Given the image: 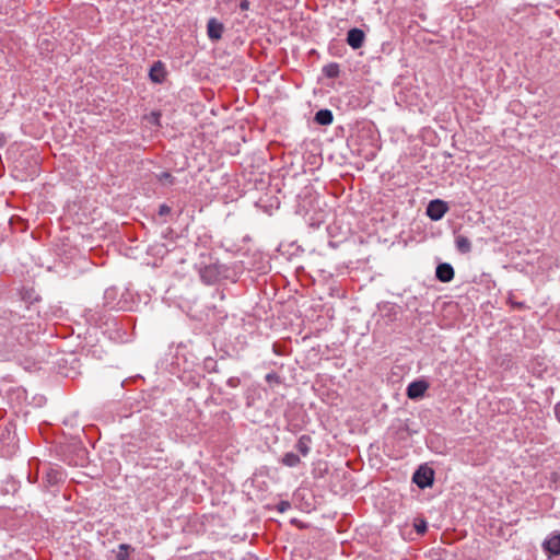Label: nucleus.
Segmentation results:
<instances>
[{"label":"nucleus","instance_id":"f257e3e1","mask_svg":"<svg viewBox=\"0 0 560 560\" xmlns=\"http://www.w3.org/2000/svg\"><path fill=\"white\" fill-rule=\"evenodd\" d=\"M447 203L443 200L435 199L429 202L427 207V214L433 221L441 220L447 212Z\"/></svg>","mask_w":560,"mask_h":560},{"label":"nucleus","instance_id":"f03ea898","mask_svg":"<svg viewBox=\"0 0 560 560\" xmlns=\"http://www.w3.org/2000/svg\"><path fill=\"white\" fill-rule=\"evenodd\" d=\"M413 482L421 489H424L433 482V470L420 467L412 477Z\"/></svg>","mask_w":560,"mask_h":560},{"label":"nucleus","instance_id":"7ed1b4c3","mask_svg":"<svg viewBox=\"0 0 560 560\" xmlns=\"http://www.w3.org/2000/svg\"><path fill=\"white\" fill-rule=\"evenodd\" d=\"M429 385L424 381H415L410 383L407 387V396L410 399H417L424 395L425 390L428 389Z\"/></svg>","mask_w":560,"mask_h":560},{"label":"nucleus","instance_id":"20e7f679","mask_svg":"<svg viewBox=\"0 0 560 560\" xmlns=\"http://www.w3.org/2000/svg\"><path fill=\"white\" fill-rule=\"evenodd\" d=\"M364 33L360 28H351L347 34V43L353 49H359L364 43Z\"/></svg>","mask_w":560,"mask_h":560},{"label":"nucleus","instance_id":"39448f33","mask_svg":"<svg viewBox=\"0 0 560 560\" xmlns=\"http://www.w3.org/2000/svg\"><path fill=\"white\" fill-rule=\"evenodd\" d=\"M435 276L442 282H450L454 278V269L447 262L440 264L436 267Z\"/></svg>","mask_w":560,"mask_h":560},{"label":"nucleus","instance_id":"423d86ee","mask_svg":"<svg viewBox=\"0 0 560 560\" xmlns=\"http://www.w3.org/2000/svg\"><path fill=\"white\" fill-rule=\"evenodd\" d=\"M207 31H208V36L211 39L218 40L222 37L223 25L220 22H218L215 19H210L208 21Z\"/></svg>","mask_w":560,"mask_h":560},{"label":"nucleus","instance_id":"0eeeda50","mask_svg":"<svg viewBox=\"0 0 560 560\" xmlns=\"http://www.w3.org/2000/svg\"><path fill=\"white\" fill-rule=\"evenodd\" d=\"M544 548L553 556L560 555V535H551L544 541Z\"/></svg>","mask_w":560,"mask_h":560},{"label":"nucleus","instance_id":"6e6552de","mask_svg":"<svg viewBox=\"0 0 560 560\" xmlns=\"http://www.w3.org/2000/svg\"><path fill=\"white\" fill-rule=\"evenodd\" d=\"M150 79L155 83H161L165 79V69L161 61L155 62L150 69Z\"/></svg>","mask_w":560,"mask_h":560},{"label":"nucleus","instance_id":"1a4fd4ad","mask_svg":"<svg viewBox=\"0 0 560 560\" xmlns=\"http://www.w3.org/2000/svg\"><path fill=\"white\" fill-rule=\"evenodd\" d=\"M334 116L329 109H320L315 115V121L319 125L327 126L332 122Z\"/></svg>","mask_w":560,"mask_h":560},{"label":"nucleus","instance_id":"9d476101","mask_svg":"<svg viewBox=\"0 0 560 560\" xmlns=\"http://www.w3.org/2000/svg\"><path fill=\"white\" fill-rule=\"evenodd\" d=\"M132 550V547L128 544H120L117 550H114L115 560H130L129 553Z\"/></svg>","mask_w":560,"mask_h":560},{"label":"nucleus","instance_id":"9b49d317","mask_svg":"<svg viewBox=\"0 0 560 560\" xmlns=\"http://www.w3.org/2000/svg\"><path fill=\"white\" fill-rule=\"evenodd\" d=\"M456 248L463 253H469L471 250V243L470 241L464 236V235H457L455 240Z\"/></svg>","mask_w":560,"mask_h":560},{"label":"nucleus","instance_id":"f8f14e48","mask_svg":"<svg viewBox=\"0 0 560 560\" xmlns=\"http://www.w3.org/2000/svg\"><path fill=\"white\" fill-rule=\"evenodd\" d=\"M310 444L311 438L307 435H302L296 443V450L303 455L306 456L310 453Z\"/></svg>","mask_w":560,"mask_h":560},{"label":"nucleus","instance_id":"ddd939ff","mask_svg":"<svg viewBox=\"0 0 560 560\" xmlns=\"http://www.w3.org/2000/svg\"><path fill=\"white\" fill-rule=\"evenodd\" d=\"M282 464L288 467H295L300 464V457L294 453H287L282 457Z\"/></svg>","mask_w":560,"mask_h":560},{"label":"nucleus","instance_id":"4468645a","mask_svg":"<svg viewBox=\"0 0 560 560\" xmlns=\"http://www.w3.org/2000/svg\"><path fill=\"white\" fill-rule=\"evenodd\" d=\"M323 73L327 78H337L339 75V66H338V63L332 62V63L326 65L323 68Z\"/></svg>","mask_w":560,"mask_h":560},{"label":"nucleus","instance_id":"2eb2a0df","mask_svg":"<svg viewBox=\"0 0 560 560\" xmlns=\"http://www.w3.org/2000/svg\"><path fill=\"white\" fill-rule=\"evenodd\" d=\"M415 528H416L417 533L424 534L427 530V522L424 520H419L415 524Z\"/></svg>","mask_w":560,"mask_h":560},{"label":"nucleus","instance_id":"dca6fc26","mask_svg":"<svg viewBox=\"0 0 560 560\" xmlns=\"http://www.w3.org/2000/svg\"><path fill=\"white\" fill-rule=\"evenodd\" d=\"M160 113L153 112L147 117V119L150 124L158 126L160 124Z\"/></svg>","mask_w":560,"mask_h":560},{"label":"nucleus","instance_id":"f3484780","mask_svg":"<svg viewBox=\"0 0 560 560\" xmlns=\"http://www.w3.org/2000/svg\"><path fill=\"white\" fill-rule=\"evenodd\" d=\"M47 477L49 482H57L61 479V474L52 470L51 472L47 474Z\"/></svg>","mask_w":560,"mask_h":560},{"label":"nucleus","instance_id":"a211bd4d","mask_svg":"<svg viewBox=\"0 0 560 560\" xmlns=\"http://www.w3.org/2000/svg\"><path fill=\"white\" fill-rule=\"evenodd\" d=\"M290 509V503L288 501H281L279 504H278V511L279 512H285L287 510Z\"/></svg>","mask_w":560,"mask_h":560},{"label":"nucleus","instance_id":"6ab92c4d","mask_svg":"<svg viewBox=\"0 0 560 560\" xmlns=\"http://www.w3.org/2000/svg\"><path fill=\"white\" fill-rule=\"evenodd\" d=\"M159 179H160L161 182L166 180V182L172 183V175H171L170 173L163 172V173H161V174L159 175Z\"/></svg>","mask_w":560,"mask_h":560},{"label":"nucleus","instance_id":"aec40b11","mask_svg":"<svg viewBox=\"0 0 560 560\" xmlns=\"http://www.w3.org/2000/svg\"><path fill=\"white\" fill-rule=\"evenodd\" d=\"M170 211H171V209H170L167 206L162 205V206L160 207V211H159V213H160L161 215H164V214H167Z\"/></svg>","mask_w":560,"mask_h":560},{"label":"nucleus","instance_id":"412c9836","mask_svg":"<svg viewBox=\"0 0 560 560\" xmlns=\"http://www.w3.org/2000/svg\"><path fill=\"white\" fill-rule=\"evenodd\" d=\"M240 9H241L242 11H246V10H248V9H249V2H248L247 0H243V1L241 2V4H240Z\"/></svg>","mask_w":560,"mask_h":560},{"label":"nucleus","instance_id":"4be33fe9","mask_svg":"<svg viewBox=\"0 0 560 560\" xmlns=\"http://www.w3.org/2000/svg\"><path fill=\"white\" fill-rule=\"evenodd\" d=\"M555 413L557 419L560 421V401L555 407Z\"/></svg>","mask_w":560,"mask_h":560}]
</instances>
